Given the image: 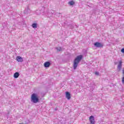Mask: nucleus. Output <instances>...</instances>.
Instances as JSON below:
<instances>
[{
  "instance_id": "1",
  "label": "nucleus",
  "mask_w": 124,
  "mask_h": 124,
  "mask_svg": "<svg viewBox=\"0 0 124 124\" xmlns=\"http://www.w3.org/2000/svg\"><path fill=\"white\" fill-rule=\"evenodd\" d=\"M82 58H83L82 55H79V56H78L75 59L74 61V63H73V68L75 70V69H76V68H77V67L78 66V64H79V62H81Z\"/></svg>"
},
{
  "instance_id": "2",
  "label": "nucleus",
  "mask_w": 124,
  "mask_h": 124,
  "mask_svg": "<svg viewBox=\"0 0 124 124\" xmlns=\"http://www.w3.org/2000/svg\"><path fill=\"white\" fill-rule=\"evenodd\" d=\"M31 102L32 103H37L39 102V98L36 93H33L31 96Z\"/></svg>"
},
{
  "instance_id": "3",
  "label": "nucleus",
  "mask_w": 124,
  "mask_h": 124,
  "mask_svg": "<svg viewBox=\"0 0 124 124\" xmlns=\"http://www.w3.org/2000/svg\"><path fill=\"white\" fill-rule=\"evenodd\" d=\"M94 46H95V47H96V48H102V47H103L104 46V45L101 43L96 42L94 43Z\"/></svg>"
},
{
  "instance_id": "4",
  "label": "nucleus",
  "mask_w": 124,
  "mask_h": 124,
  "mask_svg": "<svg viewBox=\"0 0 124 124\" xmlns=\"http://www.w3.org/2000/svg\"><path fill=\"white\" fill-rule=\"evenodd\" d=\"M90 124H94L95 123V121L94 120V117L93 116H91L89 118Z\"/></svg>"
},
{
  "instance_id": "5",
  "label": "nucleus",
  "mask_w": 124,
  "mask_h": 124,
  "mask_svg": "<svg viewBox=\"0 0 124 124\" xmlns=\"http://www.w3.org/2000/svg\"><path fill=\"white\" fill-rule=\"evenodd\" d=\"M16 60L18 62H24V59L21 56H17Z\"/></svg>"
},
{
  "instance_id": "6",
  "label": "nucleus",
  "mask_w": 124,
  "mask_h": 124,
  "mask_svg": "<svg viewBox=\"0 0 124 124\" xmlns=\"http://www.w3.org/2000/svg\"><path fill=\"white\" fill-rule=\"evenodd\" d=\"M50 65H51V62H46L44 64L45 67H50Z\"/></svg>"
},
{
  "instance_id": "7",
  "label": "nucleus",
  "mask_w": 124,
  "mask_h": 124,
  "mask_svg": "<svg viewBox=\"0 0 124 124\" xmlns=\"http://www.w3.org/2000/svg\"><path fill=\"white\" fill-rule=\"evenodd\" d=\"M122 61L119 62V63L117 67V70H118V71H121V69H122Z\"/></svg>"
},
{
  "instance_id": "8",
  "label": "nucleus",
  "mask_w": 124,
  "mask_h": 124,
  "mask_svg": "<svg viewBox=\"0 0 124 124\" xmlns=\"http://www.w3.org/2000/svg\"><path fill=\"white\" fill-rule=\"evenodd\" d=\"M66 98H67L68 100L71 98V96H70V93L69 92H66Z\"/></svg>"
},
{
  "instance_id": "9",
  "label": "nucleus",
  "mask_w": 124,
  "mask_h": 124,
  "mask_svg": "<svg viewBox=\"0 0 124 124\" xmlns=\"http://www.w3.org/2000/svg\"><path fill=\"white\" fill-rule=\"evenodd\" d=\"M31 12V9L29 8V6L27 7V8L25 10V13L26 14H29Z\"/></svg>"
},
{
  "instance_id": "10",
  "label": "nucleus",
  "mask_w": 124,
  "mask_h": 124,
  "mask_svg": "<svg viewBox=\"0 0 124 124\" xmlns=\"http://www.w3.org/2000/svg\"><path fill=\"white\" fill-rule=\"evenodd\" d=\"M20 76L19 72H16L14 75V78H18Z\"/></svg>"
},
{
  "instance_id": "11",
  "label": "nucleus",
  "mask_w": 124,
  "mask_h": 124,
  "mask_svg": "<svg viewBox=\"0 0 124 124\" xmlns=\"http://www.w3.org/2000/svg\"><path fill=\"white\" fill-rule=\"evenodd\" d=\"M68 4L72 6V5H74V4H75V2H74V1L72 0V1H69Z\"/></svg>"
},
{
  "instance_id": "12",
  "label": "nucleus",
  "mask_w": 124,
  "mask_h": 124,
  "mask_svg": "<svg viewBox=\"0 0 124 124\" xmlns=\"http://www.w3.org/2000/svg\"><path fill=\"white\" fill-rule=\"evenodd\" d=\"M56 50H57L58 52H61V51H62V48L61 47H57L55 48Z\"/></svg>"
},
{
  "instance_id": "13",
  "label": "nucleus",
  "mask_w": 124,
  "mask_h": 124,
  "mask_svg": "<svg viewBox=\"0 0 124 124\" xmlns=\"http://www.w3.org/2000/svg\"><path fill=\"white\" fill-rule=\"evenodd\" d=\"M32 27L33 29H36L37 28V24L36 23H33L32 24Z\"/></svg>"
},
{
  "instance_id": "14",
  "label": "nucleus",
  "mask_w": 124,
  "mask_h": 124,
  "mask_svg": "<svg viewBox=\"0 0 124 124\" xmlns=\"http://www.w3.org/2000/svg\"><path fill=\"white\" fill-rule=\"evenodd\" d=\"M60 122L62 124H64V123L65 122V118H62L61 120H60Z\"/></svg>"
},
{
  "instance_id": "15",
  "label": "nucleus",
  "mask_w": 124,
  "mask_h": 124,
  "mask_svg": "<svg viewBox=\"0 0 124 124\" xmlns=\"http://www.w3.org/2000/svg\"><path fill=\"white\" fill-rule=\"evenodd\" d=\"M122 83H123V84H124V76H123Z\"/></svg>"
},
{
  "instance_id": "16",
  "label": "nucleus",
  "mask_w": 124,
  "mask_h": 124,
  "mask_svg": "<svg viewBox=\"0 0 124 124\" xmlns=\"http://www.w3.org/2000/svg\"><path fill=\"white\" fill-rule=\"evenodd\" d=\"M95 75H97V76H98L99 75V73H98V72H96L95 73Z\"/></svg>"
},
{
  "instance_id": "17",
  "label": "nucleus",
  "mask_w": 124,
  "mask_h": 124,
  "mask_svg": "<svg viewBox=\"0 0 124 124\" xmlns=\"http://www.w3.org/2000/svg\"><path fill=\"white\" fill-rule=\"evenodd\" d=\"M121 52L124 53V48H122V49H121Z\"/></svg>"
},
{
  "instance_id": "18",
  "label": "nucleus",
  "mask_w": 124,
  "mask_h": 124,
  "mask_svg": "<svg viewBox=\"0 0 124 124\" xmlns=\"http://www.w3.org/2000/svg\"><path fill=\"white\" fill-rule=\"evenodd\" d=\"M55 110H57V108H55Z\"/></svg>"
}]
</instances>
